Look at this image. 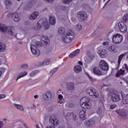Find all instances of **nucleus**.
<instances>
[{"mask_svg":"<svg viewBox=\"0 0 128 128\" xmlns=\"http://www.w3.org/2000/svg\"><path fill=\"white\" fill-rule=\"evenodd\" d=\"M6 48V44L2 42H0V52H4Z\"/></svg>","mask_w":128,"mask_h":128,"instance_id":"obj_27","label":"nucleus"},{"mask_svg":"<svg viewBox=\"0 0 128 128\" xmlns=\"http://www.w3.org/2000/svg\"><path fill=\"white\" fill-rule=\"evenodd\" d=\"M74 70L75 72L76 73L80 72L82 70V66L80 65H77L74 67Z\"/></svg>","mask_w":128,"mask_h":128,"instance_id":"obj_25","label":"nucleus"},{"mask_svg":"<svg viewBox=\"0 0 128 128\" xmlns=\"http://www.w3.org/2000/svg\"><path fill=\"white\" fill-rule=\"evenodd\" d=\"M124 54H122L118 57V64H120V62L122 61V58H124Z\"/></svg>","mask_w":128,"mask_h":128,"instance_id":"obj_39","label":"nucleus"},{"mask_svg":"<svg viewBox=\"0 0 128 128\" xmlns=\"http://www.w3.org/2000/svg\"><path fill=\"white\" fill-rule=\"evenodd\" d=\"M45 2H49V4H52V2H54V0H44Z\"/></svg>","mask_w":128,"mask_h":128,"instance_id":"obj_51","label":"nucleus"},{"mask_svg":"<svg viewBox=\"0 0 128 128\" xmlns=\"http://www.w3.org/2000/svg\"><path fill=\"white\" fill-rule=\"evenodd\" d=\"M38 95H35V96H34V98H38Z\"/></svg>","mask_w":128,"mask_h":128,"instance_id":"obj_62","label":"nucleus"},{"mask_svg":"<svg viewBox=\"0 0 128 128\" xmlns=\"http://www.w3.org/2000/svg\"><path fill=\"white\" fill-rule=\"evenodd\" d=\"M6 120H8V119H6V118L3 119V122H6Z\"/></svg>","mask_w":128,"mask_h":128,"instance_id":"obj_63","label":"nucleus"},{"mask_svg":"<svg viewBox=\"0 0 128 128\" xmlns=\"http://www.w3.org/2000/svg\"><path fill=\"white\" fill-rule=\"evenodd\" d=\"M96 112L98 114H102V108H98L96 110Z\"/></svg>","mask_w":128,"mask_h":128,"instance_id":"obj_46","label":"nucleus"},{"mask_svg":"<svg viewBox=\"0 0 128 128\" xmlns=\"http://www.w3.org/2000/svg\"><path fill=\"white\" fill-rule=\"evenodd\" d=\"M86 126L88 128H92L96 126V121L92 120H88L85 122Z\"/></svg>","mask_w":128,"mask_h":128,"instance_id":"obj_12","label":"nucleus"},{"mask_svg":"<svg viewBox=\"0 0 128 128\" xmlns=\"http://www.w3.org/2000/svg\"><path fill=\"white\" fill-rule=\"evenodd\" d=\"M48 112H54V108L52 107H49L48 108L47 110Z\"/></svg>","mask_w":128,"mask_h":128,"instance_id":"obj_48","label":"nucleus"},{"mask_svg":"<svg viewBox=\"0 0 128 128\" xmlns=\"http://www.w3.org/2000/svg\"><path fill=\"white\" fill-rule=\"evenodd\" d=\"M124 66H125V67H126V70H128V64H124Z\"/></svg>","mask_w":128,"mask_h":128,"instance_id":"obj_59","label":"nucleus"},{"mask_svg":"<svg viewBox=\"0 0 128 128\" xmlns=\"http://www.w3.org/2000/svg\"><path fill=\"white\" fill-rule=\"evenodd\" d=\"M86 54L89 56V58L92 60V58H94V53L92 52L87 51Z\"/></svg>","mask_w":128,"mask_h":128,"instance_id":"obj_30","label":"nucleus"},{"mask_svg":"<svg viewBox=\"0 0 128 128\" xmlns=\"http://www.w3.org/2000/svg\"><path fill=\"white\" fill-rule=\"evenodd\" d=\"M124 74V70H122V69H120L116 73V77L118 78V76H121V74Z\"/></svg>","mask_w":128,"mask_h":128,"instance_id":"obj_32","label":"nucleus"},{"mask_svg":"<svg viewBox=\"0 0 128 128\" xmlns=\"http://www.w3.org/2000/svg\"><path fill=\"white\" fill-rule=\"evenodd\" d=\"M122 20H123V22H126V21L128 20V14H125L123 18H122Z\"/></svg>","mask_w":128,"mask_h":128,"instance_id":"obj_37","label":"nucleus"},{"mask_svg":"<svg viewBox=\"0 0 128 128\" xmlns=\"http://www.w3.org/2000/svg\"><path fill=\"white\" fill-rule=\"evenodd\" d=\"M50 64V60L49 58L46 59L43 62L40 64V66H48Z\"/></svg>","mask_w":128,"mask_h":128,"instance_id":"obj_29","label":"nucleus"},{"mask_svg":"<svg viewBox=\"0 0 128 128\" xmlns=\"http://www.w3.org/2000/svg\"><path fill=\"white\" fill-rule=\"evenodd\" d=\"M5 4L7 6H12V2H10V0H6L5 2Z\"/></svg>","mask_w":128,"mask_h":128,"instance_id":"obj_42","label":"nucleus"},{"mask_svg":"<svg viewBox=\"0 0 128 128\" xmlns=\"http://www.w3.org/2000/svg\"><path fill=\"white\" fill-rule=\"evenodd\" d=\"M76 37L74 32L72 30H68L65 34L62 36V40L66 44H70Z\"/></svg>","mask_w":128,"mask_h":128,"instance_id":"obj_1","label":"nucleus"},{"mask_svg":"<svg viewBox=\"0 0 128 128\" xmlns=\"http://www.w3.org/2000/svg\"><path fill=\"white\" fill-rule=\"evenodd\" d=\"M48 38L46 36H42V41L41 42L43 44H48Z\"/></svg>","mask_w":128,"mask_h":128,"instance_id":"obj_28","label":"nucleus"},{"mask_svg":"<svg viewBox=\"0 0 128 128\" xmlns=\"http://www.w3.org/2000/svg\"><path fill=\"white\" fill-rule=\"evenodd\" d=\"M6 98V95L4 94H0V99L4 98Z\"/></svg>","mask_w":128,"mask_h":128,"instance_id":"obj_56","label":"nucleus"},{"mask_svg":"<svg viewBox=\"0 0 128 128\" xmlns=\"http://www.w3.org/2000/svg\"><path fill=\"white\" fill-rule=\"evenodd\" d=\"M67 90L68 92H72L74 90V83L72 82H68L66 84Z\"/></svg>","mask_w":128,"mask_h":128,"instance_id":"obj_14","label":"nucleus"},{"mask_svg":"<svg viewBox=\"0 0 128 128\" xmlns=\"http://www.w3.org/2000/svg\"><path fill=\"white\" fill-rule=\"evenodd\" d=\"M103 46H109L108 42H102Z\"/></svg>","mask_w":128,"mask_h":128,"instance_id":"obj_50","label":"nucleus"},{"mask_svg":"<svg viewBox=\"0 0 128 128\" xmlns=\"http://www.w3.org/2000/svg\"><path fill=\"white\" fill-rule=\"evenodd\" d=\"M36 128H40L39 127V126H38V124H36Z\"/></svg>","mask_w":128,"mask_h":128,"instance_id":"obj_64","label":"nucleus"},{"mask_svg":"<svg viewBox=\"0 0 128 128\" xmlns=\"http://www.w3.org/2000/svg\"><path fill=\"white\" fill-rule=\"evenodd\" d=\"M19 78H20V75H18V76H17V78L16 79V82H18V79H19Z\"/></svg>","mask_w":128,"mask_h":128,"instance_id":"obj_61","label":"nucleus"},{"mask_svg":"<svg viewBox=\"0 0 128 128\" xmlns=\"http://www.w3.org/2000/svg\"><path fill=\"white\" fill-rule=\"evenodd\" d=\"M41 20H43L42 24H43L44 26L46 28V30L48 29L50 26H49L48 22L46 18H41Z\"/></svg>","mask_w":128,"mask_h":128,"instance_id":"obj_18","label":"nucleus"},{"mask_svg":"<svg viewBox=\"0 0 128 128\" xmlns=\"http://www.w3.org/2000/svg\"><path fill=\"white\" fill-rule=\"evenodd\" d=\"M78 64H80V66H82V62L81 61H78Z\"/></svg>","mask_w":128,"mask_h":128,"instance_id":"obj_60","label":"nucleus"},{"mask_svg":"<svg viewBox=\"0 0 128 128\" xmlns=\"http://www.w3.org/2000/svg\"><path fill=\"white\" fill-rule=\"evenodd\" d=\"M40 14H38V12H34L30 16V20H36L38 16V15Z\"/></svg>","mask_w":128,"mask_h":128,"instance_id":"obj_21","label":"nucleus"},{"mask_svg":"<svg viewBox=\"0 0 128 128\" xmlns=\"http://www.w3.org/2000/svg\"><path fill=\"white\" fill-rule=\"evenodd\" d=\"M12 19L13 20H14V22H18L20 20V14H18V13L13 14V15L12 16Z\"/></svg>","mask_w":128,"mask_h":128,"instance_id":"obj_15","label":"nucleus"},{"mask_svg":"<svg viewBox=\"0 0 128 128\" xmlns=\"http://www.w3.org/2000/svg\"><path fill=\"white\" fill-rule=\"evenodd\" d=\"M80 103L82 104V106H86V108H90V98L84 97L80 100Z\"/></svg>","mask_w":128,"mask_h":128,"instance_id":"obj_5","label":"nucleus"},{"mask_svg":"<svg viewBox=\"0 0 128 128\" xmlns=\"http://www.w3.org/2000/svg\"><path fill=\"white\" fill-rule=\"evenodd\" d=\"M15 36L18 40H22V36L20 34H16Z\"/></svg>","mask_w":128,"mask_h":128,"instance_id":"obj_43","label":"nucleus"},{"mask_svg":"<svg viewBox=\"0 0 128 128\" xmlns=\"http://www.w3.org/2000/svg\"><path fill=\"white\" fill-rule=\"evenodd\" d=\"M42 45L39 41L36 42L34 44L30 45L31 52L35 56H38L40 54V51L38 50V48H40Z\"/></svg>","mask_w":128,"mask_h":128,"instance_id":"obj_3","label":"nucleus"},{"mask_svg":"<svg viewBox=\"0 0 128 128\" xmlns=\"http://www.w3.org/2000/svg\"><path fill=\"white\" fill-rule=\"evenodd\" d=\"M110 94L112 100H113V102H120V100H122V97L120 96V95L118 94V92L113 91L112 92H111Z\"/></svg>","mask_w":128,"mask_h":128,"instance_id":"obj_7","label":"nucleus"},{"mask_svg":"<svg viewBox=\"0 0 128 128\" xmlns=\"http://www.w3.org/2000/svg\"><path fill=\"white\" fill-rule=\"evenodd\" d=\"M72 0H62V2L63 4H68Z\"/></svg>","mask_w":128,"mask_h":128,"instance_id":"obj_40","label":"nucleus"},{"mask_svg":"<svg viewBox=\"0 0 128 128\" xmlns=\"http://www.w3.org/2000/svg\"><path fill=\"white\" fill-rule=\"evenodd\" d=\"M14 106L15 108H18V110H22V112H24V108L20 104H14Z\"/></svg>","mask_w":128,"mask_h":128,"instance_id":"obj_33","label":"nucleus"},{"mask_svg":"<svg viewBox=\"0 0 128 128\" xmlns=\"http://www.w3.org/2000/svg\"><path fill=\"white\" fill-rule=\"evenodd\" d=\"M2 126H4V122L2 121H0V128H2Z\"/></svg>","mask_w":128,"mask_h":128,"instance_id":"obj_55","label":"nucleus"},{"mask_svg":"<svg viewBox=\"0 0 128 128\" xmlns=\"http://www.w3.org/2000/svg\"><path fill=\"white\" fill-rule=\"evenodd\" d=\"M36 108V106L34 104H33L32 106L28 107V110H34V108Z\"/></svg>","mask_w":128,"mask_h":128,"instance_id":"obj_47","label":"nucleus"},{"mask_svg":"<svg viewBox=\"0 0 128 128\" xmlns=\"http://www.w3.org/2000/svg\"><path fill=\"white\" fill-rule=\"evenodd\" d=\"M77 16L80 20H86L88 19V14L84 12H79Z\"/></svg>","mask_w":128,"mask_h":128,"instance_id":"obj_11","label":"nucleus"},{"mask_svg":"<svg viewBox=\"0 0 128 128\" xmlns=\"http://www.w3.org/2000/svg\"><path fill=\"white\" fill-rule=\"evenodd\" d=\"M50 124H52L54 126H58L59 124L58 120L56 119L54 120L53 122H50Z\"/></svg>","mask_w":128,"mask_h":128,"instance_id":"obj_36","label":"nucleus"},{"mask_svg":"<svg viewBox=\"0 0 128 128\" xmlns=\"http://www.w3.org/2000/svg\"><path fill=\"white\" fill-rule=\"evenodd\" d=\"M118 28L122 32H126V30H128L126 25L124 24L123 22H120L118 23Z\"/></svg>","mask_w":128,"mask_h":128,"instance_id":"obj_9","label":"nucleus"},{"mask_svg":"<svg viewBox=\"0 0 128 128\" xmlns=\"http://www.w3.org/2000/svg\"><path fill=\"white\" fill-rule=\"evenodd\" d=\"M38 74V70H35L32 72L31 73H30V76L31 78H32L33 76H34L35 74Z\"/></svg>","mask_w":128,"mask_h":128,"instance_id":"obj_34","label":"nucleus"},{"mask_svg":"<svg viewBox=\"0 0 128 128\" xmlns=\"http://www.w3.org/2000/svg\"><path fill=\"white\" fill-rule=\"evenodd\" d=\"M86 109L84 108L82 110H81L79 113V116L80 118H82V120H86Z\"/></svg>","mask_w":128,"mask_h":128,"instance_id":"obj_16","label":"nucleus"},{"mask_svg":"<svg viewBox=\"0 0 128 128\" xmlns=\"http://www.w3.org/2000/svg\"><path fill=\"white\" fill-rule=\"evenodd\" d=\"M114 112L118 114V118H120V120H124V118H126L128 116L126 113L124 111L116 110Z\"/></svg>","mask_w":128,"mask_h":128,"instance_id":"obj_10","label":"nucleus"},{"mask_svg":"<svg viewBox=\"0 0 128 128\" xmlns=\"http://www.w3.org/2000/svg\"><path fill=\"white\" fill-rule=\"evenodd\" d=\"M12 16H14V14H12V13L8 14L7 15V18H8L10 17L12 18Z\"/></svg>","mask_w":128,"mask_h":128,"instance_id":"obj_54","label":"nucleus"},{"mask_svg":"<svg viewBox=\"0 0 128 128\" xmlns=\"http://www.w3.org/2000/svg\"><path fill=\"white\" fill-rule=\"evenodd\" d=\"M122 102L123 104H128V94L126 96H122Z\"/></svg>","mask_w":128,"mask_h":128,"instance_id":"obj_24","label":"nucleus"},{"mask_svg":"<svg viewBox=\"0 0 128 128\" xmlns=\"http://www.w3.org/2000/svg\"><path fill=\"white\" fill-rule=\"evenodd\" d=\"M57 71H58V68H55L54 69L50 71V74H52V76L54 74V72H56Z\"/></svg>","mask_w":128,"mask_h":128,"instance_id":"obj_45","label":"nucleus"},{"mask_svg":"<svg viewBox=\"0 0 128 128\" xmlns=\"http://www.w3.org/2000/svg\"><path fill=\"white\" fill-rule=\"evenodd\" d=\"M46 128H54V127L52 126H50V127L46 126ZM58 128H64L62 127V126H59Z\"/></svg>","mask_w":128,"mask_h":128,"instance_id":"obj_57","label":"nucleus"},{"mask_svg":"<svg viewBox=\"0 0 128 128\" xmlns=\"http://www.w3.org/2000/svg\"><path fill=\"white\" fill-rule=\"evenodd\" d=\"M99 66L101 68L102 70H104V72L108 70V64L104 60H102L100 62Z\"/></svg>","mask_w":128,"mask_h":128,"instance_id":"obj_8","label":"nucleus"},{"mask_svg":"<svg viewBox=\"0 0 128 128\" xmlns=\"http://www.w3.org/2000/svg\"><path fill=\"white\" fill-rule=\"evenodd\" d=\"M86 92L91 96H95V98H98L99 96L98 92H96V90L94 88H88L86 90Z\"/></svg>","mask_w":128,"mask_h":128,"instance_id":"obj_6","label":"nucleus"},{"mask_svg":"<svg viewBox=\"0 0 128 128\" xmlns=\"http://www.w3.org/2000/svg\"><path fill=\"white\" fill-rule=\"evenodd\" d=\"M0 31L2 32H7L8 34L10 36H16V28L12 26L6 27L4 24L0 25Z\"/></svg>","mask_w":128,"mask_h":128,"instance_id":"obj_2","label":"nucleus"},{"mask_svg":"<svg viewBox=\"0 0 128 128\" xmlns=\"http://www.w3.org/2000/svg\"><path fill=\"white\" fill-rule=\"evenodd\" d=\"M21 68H28V64H23L21 66Z\"/></svg>","mask_w":128,"mask_h":128,"instance_id":"obj_44","label":"nucleus"},{"mask_svg":"<svg viewBox=\"0 0 128 128\" xmlns=\"http://www.w3.org/2000/svg\"><path fill=\"white\" fill-rule=\"evenodd\" d=\"M58 32L59 34H64L66 33V29H64V28L63 27H60L58 28Z\"/></svg>","mask_w":128,"mask_h":128,"instance_id":"obj_31","label":"nucleus"},{"mask_svg":"<svg viewBox=\"0 0 128 128\" xmlns=\"http://www.w3.org/2000/svg\"><path fill=\"white\" fill-rule=\"evenodd\" d=\"M49 22L50 24H52V26H54V24H56V18L54 16H50L49 19Z\"/></svg>","mask_w":128,"mask_h":128,"instance_id":"obj_26","label":"nucleus"},{"mask_svg":"<svg viewBox=\"0 0 128 128\" xmlns=\"http://www.w3.org/2000/svg\"><path fill=\"white\" fill-rule=\"evenodd\" d=\"M80 54V50L78 49L76 50L75 51L72 52L70 55H69V58H74V56H78V54Z\"/></svg>","mask_w":128,"mask_h":128,"instance_id":"obj_20","label":"nucleus"},{"mask_svg":"<svg viewBox=\"0 0 128 128\" xmlns=\"http://www.w3.org/2000/svg\"><path fill=\"white\" fill-rule=\"evenodd\" d=\"M82 28V26L80 24H78L76 25V29L77 30H81Z\"/></svg>","mask_w":128,"mask_h":128,"instance_id":"obj_41","label":"nucleus"},{"mask_svg":"<svg viewBox=\"0 0 128 128\" xmlns=\"http://www.w3.org/2000/svg\"><path fill=\"white\" fill-rule=\"evenodd\" d=\"M71 114L73 116L74 120H78V117H76V114H74V112H72Z\"/></svg>","mask_w":128,"mask_h":128,"instance_id":"obj_49","label":"nucleus"},{"mask_svg":"<svg viewBox=\"0 0 128 128\" xmlns=\"http://www.w3.org/2000/svg\"><path fill=\"white\" fill-rule=\"evenodd\" d=\"M114 45L108 44V46H106V48L108 50V52H115L114 50H116Z\"/></svg>","mask_w":128,"mask_h":128,"instance_id":"obj_19","label":"nucleus"},{"mask_svg":"<svg viewBox=\"0 0 128 128\" xmlns=\"http://www.w3.org/2000/svg\"><path fill=\"white\" fill-rule=\"evenodd\" d=\"M116 108V105H111L110 106V108L111 110H114V108Z\"/></svg>","mask_w":128,"mask_h":128,"instance_id":"obj_52","label":"nucleus"},{"mask_svg":"<svg viewBox=\"0 0 128 128\" xmlns=\"http://www.w3.org/2000/svg\"><path fill=\"white\" fill-rule=\"evenodd\" d=\"M56 119V116L52 115L50 118V122H54V120Z\"/></svg>","mask_w":128,"mask_h":128,"instance_id":"obj_38","label":"nucleus"},{"mask_svg":"<svg viewBox=\"0 0 128 128\" xmlns=\"http://www.w3.org/2000/svg\"><path fill=\"white\" fill-rule=\"evenodd\" d=\"M112 40L116 44H120L122 42V36L118 34H116L113 36Z\"/></svg>","mask_w":128,"mask_h":128,"instance_id":"obj_4","label":"nucleus"},{"mask_svg":"<svg viewBox=\"0 0 128 128\" xmlns=\"http://www.w3.org/2000/svg\"><path fill=\"white\" fill-rule=\"evenodd\" d=\"M42 98L44 100H50L52 98V92H48L44 93L42 95Z\"/></svg>","mask_w":128,"mask_h":128,"instance_id":"obj_13","label":"nucleus"},{"mask_svg":"<svg viewBox=\"0 0 128 128\" xmlns=\"http://www.w3.org/2000/svg\"><path fill=\"white\" fill-rule=\"evenodd\" d=\"M23 126H24V128H28V125H27L26 124V123H23Z\"/></svg>","mask_w":128,"mask_h":128,"instance_id":"obj_58","label":"nucleus"},{"mask_svg":"<svg viewBox=\"0 0 128 128\" xmlns=\"http://www.w3.org/2000/svg\"><path fill=\"white\" fill-rule=\"evenodd\" d=\"M93 72L96 76H102V72L100 69V67H95L93 69Z\"/></svg>","mask_w":128,"mask_h":128,"instance_id":"obj_17","label":"nucleus"},{"mask_svg":"<svg viewBox=\"0 0 128 128\" xmlns=\"http://www.w3.org/2000/svg\"><path fill=\"white\" fill-rule=\"evenodd\" d=\"M42 22H44V20H42V19H40L37 22L36 28L37 30H40V28H42V26H43Z\"/></svg>","mask_w":128,"mask_h":128,"instance_id":"obj_23","label":"nucleus"},{"mask_svg":"<svg viewBox=\"0 0 128 128\" xmlns=\"http://www.w3.org/2000/svg\"><path fill=\"white\" fill-rule=\"evenodd\" d=\"M58 98L60 100H62L64 98V96H62V94H59Z\"/></svg>","mask_w":128,"mask_h":128,"instance_id":"obj_53","label":"nucleus"},{"mask_svg":"<svg viewBox=\"0 0 128 128\" xmlns=\"http://www.w3.org/2000/svg\"><path fill=\"white\" fill-rule=\"evenodd\" d=\"M108 52L106 50L102 49L100 50V58H106L108 56Z\"/></svg>","mask_w":128,"mask_h":128,"instance_id":"obj_22","label":"nucleus"},{"mask_svg":"<svg viewBox=\"0 0 128 128\" xmlns=\"http://www.w3.org/2000/svg\"><path fill=\"white\" fill-rule=\"evenodd\" d=\"M18 75H19V78H24V76H26L28 75V72L24 71L20 74Z\"/></svg>","mask_w":128,"mask_h":128,"instance_id":"obj_35","label":"nucleus"}]
</instances>
